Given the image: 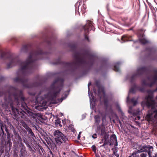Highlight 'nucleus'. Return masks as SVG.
Returning <instances> with one entry per match:
<instances>
[{
  "label": "nucleus",
  "instance_id": "obj_43",
  "mask_svg": "<svg viewBox=\"0 0 157 157\" xmlns=\"http://www.w3.org/2000/svg\"><path fill=\"white\" fill-rule=\"evenodd\" d=\"M92 137L94 139H95L97 138V135L96 134H94L92 136Z\"/></svg>",
  "mask_w": 157,
  "mask_h": 157
},
{
  "label": "nucleus",
  "instance_id": "obj_34",
  "mask_svg": "<svg viewBox=\"0 0 157 157\" xmlns=\"http://www.w3.org/2000/svg\"><path fill=\"white\" fill-rule=\"evenodd\" d=\"M147 154L146 153H142L139 155L138 154L137 155V157H146Z\"/></svg>",
  "mask_w": 157,
  "mask_h": 157
},
{
  "label": "nucleus",
  "instance_id": "obj_49",
  "mask_svg": "<svg viewBox=\"0 0 157 157\" xmlns=\"http://www.w3.org/2000/svg\"><path fill=\"white\" fill-rule=\"evenodd\" d=\"M115 155L117 157H119V155L118 154L116 153V154H114L113 155Z\"/></svg>",
  "mask_w": 157,
  "mask_h": 157
},
{
  "label": "nucleus",
  "instance_id": "obj_26",
  "mask_svg": "<svg viewBox=\"0 0 157 157\" xmlns=\"http://www.w3.org/2000/svg\"><path fill=\"white\" fill-rule=\"evenodd\" d=\"M100 115L102 117V122H104L105 121L107 114L106 113H100Z\"/></svg>",
  "mask_w": 157,
  "mask_h": 157
},
{
  "label": "nucleus",
  "instance_id": "obj_23",
  "mask_svg": "<svg viewBox=\"0 0 157 157\" xmlns=\"http://www.w3.org/2000/svg\"><path fill=\"white\" fill-rule=\"evenodd\" d=\"M135 85H136L135 83H134L131 88L130 90V92L132 93H135L136 92V90H137V87H136L135 86Z\"/></svg>",
  "mask_w": 157,
  "mask_h": 157
},
{
  "label": "nucleus",
  "instance_id": "obj_57",
  "mask_svg": "<svg viewBox=\"0 0 157 157\" xmlns=\"http://www.w3.org/2000/svg\"><path fill=\"white\" fill-rule=\"evenodd\" d=\"M148 80H151L150 77L149 76H148L147 78Z\"/></svg>",
  "mask_w": 157,
  "mask_h": 157
},
{
  "label": "nucleus",
  "instance_id": "obj_19",
  "mask_svg": "<svg viewBox=\"0 0 157 157\" xmlns=\"http://www.w3.org/2000/svg\"><path fill=\"white\" fill-rule=\"evenodd\" d=\"M12 145V143L11 142V139L8 140L6 142L5 146L6 147H9V150H10L11 149V146Z\"/></svg>",
  "mask_w": 157,
  "mask_h": 157
},
{
  "label": "nucleus",
  "instance_id": "obj_35",
  "mask_svg": "<svg viewBox=\"0 0 157 157\" xmlns=\"http://www.w3.org/2000/svg\"><path fill=\"white\" fill-rule=\"evenodd\" d=\"M117 149L118 148L117 147H115L112 148V150L113 151V155L117 153Z\"/></svg>",
  "mask_w": 157,
  "mask_h": 157
},
{
  "label": "nucleus",
  "instance_id": "obj_32",
  "mask_svg": "<svg viewBox=\"0 0 157 157\" xmlns=\"http://www.w3.org/2000/svg\"><path fill=\"white\" fill-rule=\"evenodd\" d=\"M27 130L28 132L30 134L31 136H34V135L31 128H29Z\"/></svg>",
  "mask_w": 157,
  "mask_h": 157
},
{
  "label": "nucleus",
  "instance_id": "obj_38",
  "mask_svg": "<svg viewBox=\"0 0 157 157\" xmlns=\"http://www.w3.org/2000/svg\"><path fill=\"white\" fill-rule=\"evenodd\" d=\"M22 126L26 129V130H28L29 128H30L25 123H24L22 124Z\"/></svg>",
  "mask_w": 157,
  "mask_h": 157
},
{
  "label": "nucleus",
  "instance_id": "obj_63",
  "mask_svg": "<svg viewBox=\"0 0 157 157\" xmlns=\"http://www.w3.org/2000/svg\"><path fill=\"white\" fill-rule=\"evenodd\" d=\"M54 103H55V104H56V103H57V102H54Z\"/></svg>",
  "mask_w": 157,
  "mask_h": 157
},
{
  "label": "nucleus",
  "instance_id": "obj_51",
  "mask_svg": "<svg viewBox=\"0 0 157 157\" xmlns=\"http://www.w3.org/2000/svg\"><path fill=\"white\" fill-rule=\"evenodd\" d=\"M155 8V10H154L153 11H152V13H155V12H156V10H157V8L156 7Z\"/></svg>",
  "mask_w": 157,
  "mask_h": 157
},
{
  "label": "nucleus",
  "instance_id": "obj_53",
  "mask_svg": "<svg viewBox=\"0 0 157 157\" xmlns=\"http://www.w3.org/2000/svg\"><path fill=\"white\" fill-rule=\"evenodd\" d=\"M90 85H91V82H90L88 83V89H89V86H90Z\"/></svg>",
  "mask_w": 157,
  "mask_h": 157
},
{
  "label": "nucleus",
  "instance_id": "obj_30",
  "mask_svg": "<svg viewBox=\"0 0 157 157\" xmlns=\"http://www.w3.org/2000/svg\"><path fill=\"white\" fill-rule=\"evenodd\" d=\"M26 151H20V157H25Z\"/></svg>",
  "mask_w": 157,
  "mask_h": 157
},
{
  "label": "nucleus",
  "instance_id": "obj_28",
  "mask_svg": "<svg viewBox=\"0 0 157 157\" xmlns=\"http://www.w3.org/2000/svg\"><path fill=\"white\" fill-rule=\"evenodd\" d=\"M130 102L133 104V106H135L137 103L138 100L137 99L135 100V98H133L131 99Z\"/></svg>",
  "mask_w": 157,
  "mask_h": 157
},
{
  "label": "nucleus",
  "instance_id": "obj_55",
  "mask_svg": "<svg viewBox=\"0 0 157 157\" xmlns=\"http://www.w3.org/2000/svg\"><path fill=\"white\" fill-rule=\"evenodd\" d=\"M80 132L79 133V134L78 135V139L80 137Z\"/></svg>",
  "mask_w": 157,
  "mask_h": 157
},
{
  "label": "nucleus",
  "instance_id": "obj_18",
  "mask_svg": "<svg viewBox=\"0 0 157 157\" xmlns=\"http://www.w3.org/2000/svg\"><path fill=\"white\" fill-rule=\"evenodd\" d=\"M121 39L124 42L131 41V36L128 35H124L122 37Z\"/></svg>",
  "mask_w": 157,
  "mask_h": 157
},
{
  "label": "nucleus",
  "instance_id": "obj_44",
  "mask_svg": "<svg viewBox=\"0 0 157 157\" xmlns=\"http://www.w3.org/2000/svg\"><path fill=\"white\" fill-rule=\"evenodd\" d=\"M81 1L80 2H79V5L78 6V13H79V7L80 6V5H81V3H82V0H80Z\"/></svg>",
  "mask_w": 157,
  "mask_h": 157
},
{
  "label": "nucleus",
  "instance_id": "obj_52",
  "mask_svg": "<svg viewBox=\"0 0 157 157\" xmlns=\"http://www.w3.org/2000/svg\"><path fill=\"white\" fill-rule=\"evenodd\" d=\"M157 156V153H155V155L153 156L152 155V157H156Z\"/></svg>",
  "mask_w": 157,
  "mask_h": 157
},
{
  "label": "nucleus",
  "instance_id": "obj_25",
  "mask_svg": "<svg viewBox=\"0 0 157 157\" xmlns=\"http://www.w3.org/2000/svg\"><path fill=\"white\" fill-rule=\"evenodd\" d=\"M19 144V147H20V151H26V147L22 143V142Z\"/></svg>",
  "mask_w": 157,
  "mask_h": 157
},
{
  "label": "nucleus",
  "instance_id": "obj_61",
  "mask_svg": "<svg viewBox=\"0 0 157 157\" xmlns=\"http://www.w3.org/2000/svg\"><path fill=\"white\" fill-rule=\"evenodd\" d=\"M29 148L30 149V150H32V147L30 146H29Z\"/></svg>",
  "mask_w": 157,
  "mask_h": 157
},
{
  "label": "nucleus",
  "instance_id": "obj_47",
  "mask_svg": "<svg viewBox=\"0 0 157 157\" xmlns=\"http://www.w3.org/2000/svg\"><path fill=\"white\" fill-rule=\"evenodd\" d=\"M5 130L6 132V133H7V132H9L7 126L5 128Z\"/></svg>",
  "mask_w": 157,
  "mask_h": 157
},
{
  "label": "nucleus",
  "instance_id": "obj_62",
  "mask_svg": "<svg viewBox=\"0 0 157 157\" xmlns=\"http://www.w3.org/2000/svg\"><path fill=\"white\" fill-rule=\"evenodd\" d=\"M39 153H40V154L41 155H42L40 151H39Z\"/></svg>",
  "mask_w": 157,
  "mask_h": 157
},
{
  "label": "nucleus",
  "instance_id": "obj_45",
  "mask_svg": "<svg viewBox=\"0 0 157 157\" xmlns=\"http://www.w3.org/2000/svg\"><path fill=\"white\" fill-rule=\"evenodd\" d=\"M12 40L14 41L15 43H16L17 42V39L15 38H13L12 39Z\"/></svg>",
  "mask_w": 157,
  "mask_h": 157
},
{
  "label": "nucleus",
  "instance_id": "obj_2",
  "mask_svg": "<svg viewBox=\"0 0 157 157\" xmlns=\"http://www.w3.org/2000/svg\"><path fill=\"white\" fill-rule=\"evenodd\" d=\"M70 47L74 52L73 56L75 58V61L70 63L63 62L60 59H59L56 62L53 63V64L62 63L65 67L72 72L74 71L76 69L80 67L93 66L94 62V57L88 52L85 51L81 53L79 52L76 51V46L75 44L70 45Z\"/></svg>",
  "mask_w": 157,
  "mask_h": 157
},
{
  "label": "nucleus",
  "instance_id": "obj_41",
  "mask_svg": "<svg viewBox=\"0 0 157 157\" xmlns=\"http://www.w3.org/2000/svg\"><path fill=\"white\" fill-rule=\"evenodd\" d=\"M7 135V138L8 140L11 139H10V135L9 132H7L6 133Z\"/></svg>",
  "mask_w": 157,
  "mask_h": 157
},
{
  "label": "nucleus",
  "instance_id": "obj_27",
  "mask_svg": "<svg viewBox=\"0 0 157 157\" xmlns=\"http://www.w3.org/2000/svg\"><path fill=\"white\" fill-rule=\"evenodd\" d=\"M100 115L102 117V122H104L105 121L107 114L106 113H100Z\"/></svg>",
  "mask_w": 157,
  "mask_h": 157
},
{
  "label": "nucleus",
  "instance_id": "obj_50",
  "mask_svg": "<svg viewBox=\"0 0 157 157\" xmlns=\"http://www.w3.org/2000/svg\"><path fill=\"white\" fill-rule=\"evenodd\" d=\"M47 43L49 45L50 44H51V41H47Z\"/></svg>",
  "mask_w": 157,
  "mask_h": 157
},
{
  "label": "nucleus",
  "instance_id": "obj_54",
  "mask_svg": "<svg viewBox=\"0 0 157 157\" xmlns=\"http://www.w3.org/2000/svg\"><path fill=\"white\" fill-rule=\"evenodd\" d=\"M106 145V144L105 143H104V144H103V145L102 146H101L104 147Z\"/></svg>",
  "mask_w": 157,
  "mask_h": 157
},
{
  "label": "nucleus",
  "instance_id": "obj_3",
  "mask_svg": "<svg viewBox=\"0 0 157 157\" xmlns=\"http://www.w3.org/2000/svg\"><path fill=\"white\" fill-rule=\"evenodd\" d=\"M64 79L58 78H56L51 85V90L48 95L52 101H55L57 95L59 94L63 86Z\"/></svg>",
  "mask_w": 157,
  "mask_h": 157
},
{
  "label": "nucleus",
  "instance_id": "obj_13",
  "mask_svg": "<svg viewBox=\"0 0 157 157\" xmlns=\"http://www.w3.org/2000/svg\"><path fill=\"white\" fill-rule=\"evenodd\" d=\"M14 138L13 143H16L17 144H19L22 142V139L19 134L17 132H14Z\"/></svg>",
  "mask_w": 157,
  "mask_h": 157
},
{
  "label": "nucleus",
  "instance_id": "obj_60",
  "mask_svg": "<svg viewBox=\"0 0 157 157\" xmlns=\"http://www.w3.org/2000/svg\"><path fill=\"white\" fill-rule=\"evenodd\" d=\"M1 130L2 131H4L3 128H1Z\"/></svg>",
  "mask_w": 157,
  "mask_h": 157
},
{
  "label": "nucleus",
  "instance_id": "obj_33",
  "mask_svg": "<svg viewBox=\"0 0 157 157\" xmlns=\"http://www.w3.org/2000/svg\"><path fill=\"white\" fill-rule=\"evenodd\" d=\"M61 123V121L60 119L59 118H58L56 120H55V123L56 124L58 125L59 124V126H62V125L60 124Z\"/></svg>",
  "mask_w": 157,
  "mask_h": 157
},
{
  "label": "nucleus",
  "instance_id": "obj_6",
  "mask_svg": "<svg viewBox=\"0 0 157 157\" xmlns=\"http://www.w3.org/2000/svg\"><path fill=\"white\" fill-rule=\"evenodd\" d=\"M136 149H137V150L134 151L136 154H138L139 153L145 152L148 153L149 157H152V151L153 150L152 146L149 145L138 144L137 145Z\"/></svg>",
  "mask_w": 157,
  "mask_h": 157
},
{
  "label": "nucleus",
  "instance_id": "obj_15",
  "mask_svg": "<svg viewBox=\"0 0 157 157\" xmlns=\"http://www.w3.org/2000/svg\"><path fill=\"white\" fill-rule=\"evenodd\" d=\"M145 31V30L143 28H141L137 30V34L139 38L145 36L144 33Z\"/></svg>",
  "mask_w": 157,
  "mask_h": 157
},
{
  "label": "nucleus",
  "instance_id": "obj_39",
  "mask_svg": "<svg viewBox=\"0 0 157 157\" xmlns=\"http://www.w3.org/2000/svg\"><path fill=\"white\" fill-rule=\"evenodd\" d=\"M96 147L95 145H93V146H92L91 147V148H92L93 151H94V152L96 151Z\"/></svg>",
  "mask_w": 157,
  "mask_h": 157
},
{
  "label": "nucleus",
  "instance_id": "obj_16",
  "mask_svg": "<svg viewBox=\"0 0 157 157\" xmlns=\"http://www.w3.org/2000/svg\"><path fill=\"white\" fill-rule=\"evenodd\" d=\"M110 141L112 142V144L115 143L114 145L115 146H117L118 145L117 142V137L115 135L113 134L110 136Z\"/></svg>",
  "mask_w": 157,
  "mask_h": 157
},
{
  "label": "nucleus",
  "instance_id": "obj_31",
  "mask_svg": "<svg viewBox=\"0 0 157 157\" xmlns=\"http://www.w3.org/2000/svg\"><path fill=\"white\" fill-rule=\"evenodd\" d=\"M104 126L103 125V123L101 125H100L98 126L97 127V131H100L101 129H102V127H104Z\"/></svg>",
  "mask_w": 157,
  "mask_h": 157
},
{
  "label": "nucleus",
  "instance_id": "obj_48",
  "mask_svg": "<svg viewBox=\"0 0 157 157\" xmlns=\"http://www.w3.org/2000/svg\"><path fill=\"white\" fill-rule=\"evenodd\" d=\"M50 153L52 155V157H55V155L53 154L52 152L51 151Z\"/></svg>",
  "mask_w": 157,
  "mask_h": 157
},
{
  "label": "nucleus",
  "instance_id": "obj_17",
  "mask_svg": "<svg viewBox=\"0 0 157 157\" xmlns=\"http://www.w3.org/2000/svg\"><path fill=\"white\" fill-rule=\"evenodd\" d=\"M140 42L144 44H147L149 43V41L144 37L139 38Z\"/></svg>",
  "mask_w": 157,
  "mask_h": 157
},
{
  "label": "nucleus",
  "instance_id": "obj_29",
  "mask_svg": "<svg viewBox=\"0 0 157 157\" xmlns=\"http://www.w3.org/2000/svg\"><path fill=\"white\" fill-rule=\"evenodd\" d=\"M147 2L149 6V8H150L151 10V11H153L154 10H155V8L154 7L152 6L151 3L148 2L147 1Z\"/></svg>",
  "mask_w": 157,
  "mask_h": 157
},
{
  "label": "nucleus",
  "instance_id": "obj_56",
  "mask_svg": "<svg viewBox=\"0 0 157 157\" xmlns=\"http://www.w3.org/2000/svg\"><path fill=\"white\" fill-rule=\"evenodd\" d=\"M77 5H78V3H77L75 5V10H77V7H76V6H77Z\"/></svg>",
  "mask_w": 157,
  "mask_h": 157
},
{
  "label": "nucleus",
  "instance_id": "obj_4",
  "mask_svg": "<svg viewBox=\"0 0 157 157\" xmlns=\"http://www.w3.org/2000/svg\"><path fill=\"white\" fill-rule=\"evenodd\" d=\"M146 101L141 103L142 105L144 103L148 107L151 108L150 111H149L147 115L146 118L148 121H151L153 120V117L155 118L157 117V109L155 108V102L153 100V96L151 94H149L145 98Z\"/></svg>",
  "mask_w": 157,
  "mask_h": 157
},
{
  "label": "nucleus",
  "instance_id": "obj_9",
  "mask_svg": "<svg viewBox=\"0 0 157 157\" xmlns=\"http://www.w3.org/2000/svg\"><path fill=\"white\" fill-rule=\"evenodd\" d=\"M154 75L153 77V81L150 83L147 82L144 79L142 80V85L145 86H148L150 87H151L154 84H155L157 81V70H155L154 71Z\"/></svg>",
  "mask_w": 157,
  "mask_h": 157
},
{
  "label": "nucleus",
  "instance_id": "obj_5",
  "mask_svg": "<svg viewBox=\"0 0 157 157\" xmlns=\"http://www.w3.org/2000/svg\"><path fill=\"white\" fill-rule=\"evenodd\" d=\"M54 135L55 136L54 143L52 141V143L50 142L49 146L52 149L56 150L57 146H59L62 144L66 143L68 140L67 136L58 130L54 132Z\"/></svg>",
  "mask_w": 157,
  "mask_h": 157
},
{
  "label": "nucleus",
  "instance_id": "obj_42",
  "mask_svg": "<svg viewBox=\"0 0 157 157\" xmlns=\"http://www.w3.org/2000/svg\"><path fill=\"white\" fill-rule=\"evenodd\" d=\"M5 79V78L3 76H1L0 77V81H4Z\"/></svg>",
  "mask_w": 157,
  "mask_h": 157
},
{
  "label": "nucleus",
  "instance_id": "obj_64",
  "mask_svg": "<svg viewBox=\"0 0 157 157\" xmlns=\"http://www.w3.org/2000/svg\"><path fill=\"white\" fill-rule=\"evenodd\" d=\"M63 154L64 155H65L66 154V153L65 152H64Z\"/></svg>",
  "mask_w": 157,
  "mask_h": 157
},
{
  "label": "nucleus",
  "instance_id": "obj_14",
  "mask_svg": "<svg viewBox=\"0 0 157 157\" xmlns=\"http://www.w3.org/2000/svg\"><path fill=\"white\" fill-rule=\"evenodd\" d=\"M145 51L148 52L150 56L154 55L156 51V49L153 47H147L145 49Z\"/></svg>",
  "mask_w": 157,
  "mask_h": 157
},
{
  "label": "nucleus",
  "instance_id": "obj_11",
  "mask_svg": "<svg viewBox=\"0 0 157 157\" xmlns=\"http://www.w3.org/2000/svg\"><path fill=\"white\" fill-rule=\"evenodd\" d=\"M95 84L98 88L99 95L102 94L104 95H105V92L104 87L100 84V81L98 80H96L95 81Z\"/></svg>",
  "mask_w": 157,
  "mask_h": 157
},
{
  "label": "nucleus",
  "instance_id": "obj_37",
  "mask_svg": "<svg viewBox=\"0 0 157 157\" xmlns=\"http://www.w3.org/2000/svg\"><path fill=\"white\" fill-rule=\"evenodd\" d=\"M137 154L136 153V152L134 151L133 153H132L131 155L128 157H137Z\"/></svg>",
  "mask_w": 157,
  "mask_h": 157
},
{
  "label": "nucleus",
  "instance_id": "obj_12",
  "mask_svg": "<svg viewBox=\"0 0 157 157\" xmlns=\"http://www.w3.org/2000/svg\"><path fill=\"white\" fill-rule=\"evenodd\" d=\"M135 87H137V90L142 93L146 92L148 93H153L157 91V87L155 89L153 90H146L145 88L143 86H140L137 85H135Z\"/></svg>",
  "mask_w": 157,
  "mask_h": 157
},
{
  "label": "nucleus",
  "instance_id": "obj_1",
  "mask_svg": "<svg viewBox=\"0 0 157 157\" xmlns=\"http://www.w3.org/2000/svg\"><path fill=\"white\" fill-rule=\"evenodd\" d=\"M8 90L5 93L0 91V96L4 95L5 105L6 107L10 105L15 118L17 119H26L25 114L31 117L38 114H34L27 109L28 107L24 102L25 98L23 96L22 90H18L16 88L10 86Z\"/></svg>",
  "mask_w": 157,
  "mask_h": 157
},
{
  "label": "nucleus",
  "instance_id": "obj_40",
  "mask_svg": "<svg viewBox=\"0 0 157 157\" xmlns=\"http://www.w3.org/2000/svg\"><path fill=\"white\" fill-rule=\"evenodd\" d=\"M117 109L120 112H122L121 107L118 105H117Z\"/></svg>",
  "mask_w": 157,
  "mask_h": 157
},
{
  "label": "nucleus",
  "instance_id": "obj_58",
  "mask_svg": "<svg viewBox=\"0 0 157 157\" xmlns=\"http://www.w3.org/2000/svg\"><path fill=\"white\" fill-rule=\"evenodd\" d=\"M2 133H3L4 135V134H5V135H6V134H5V133L4 132V131H2Z\"/></svg>",
  "mask_w": 157,
  "mask_h": 157
},
{
  "label": "nucleus",
  "instance_id": "obj_59",
  "mask_svg": "<svg viewBox=\"0 0 157 157\" xmlns=\"http://www.w3.org/2000/svg\"><path fill=\"white\" fill-rule=\"evenodd\" d=\"M129 99V96H128L127 98V101H128Z\"/></svg>",
  "mask_w": 157,
  "mask_h": 157
},
{
  "label": "nucleus",
  "instance_id": "obj_8",
  "mask_svg": "<svg viewBox=\"0 0 157 157\" xmlns=\"http://www.w3.org/2000/svg\"><path fill=\"white\" fill-rule=\"evenodd\" d=\"M148 68L145 67H142L138 68L136 73L134 74L130 78V82L131 83L133 84L138 77L144 74L147 73L148 72Z\"/></svg>",
  "mask_w": 157,
  "mask_h": 157
},
{
  "label": "nucleus",
  "instance_id": "obj_46",
  "mask_svg": "<svg viewBox=\"0 0 157 157\" xmlns=\"http://www.w3.org/2000/svg\"><path fill=\"white\" fill-rule=\"evenodd\" d=\"M107 139V137H106V139H105V138H104V139H105L104 143H105L106 144V145L108 144L109 143V142H108L106 141Z\"/></svg>",
  "mask_w": 157,
  "mask_h": 157
},
{
  "label": "nucleus",
  "instance_id": "obj_7",
  "mask_svg": "<svg viewBox=\"0 0 157 157\" xmlns=\"http://www.w3.org/2000/svg\"><path fill=\"white\" fill-rule=\"evenodd\" d=\"M93 24L92 21H87L86 24L82 27L81 30L82 31H84L85 38L89 42L90 40L88 35L89 34L90 31L94 29Z\"/></svg>",
  "mask_w": 157,
  "mask_h": 157
},
{
  "label": "nucleus",
  "instance_id": "obj_10",
  "mask_svg": "<svg viewBox=\"0 0 157 157\" xmlns=\"http://www.w3.org/2000/svg\"><path fill=\"white\" fill-rule=\"evenodd\" d=\"M104 104L106 110H108V112L112 115L113 113V110L111 105H108V100L107 98L104 99Z\"/></svg>",
  "mask_w": 157,
  "mask_h": 157
},
{
  "label": "nucleus",
  "instance_id": "obj_22",
  "mask_svg": "<svg viewBox=\"0 0 157 157\" xmlns=\"http://www.w3.org/2000/svg\"><path fill=\"white\" fill-rule=\"evenodd\" d=\"M101 135L102 136H104V138L105 139H106L107 134L105 131V126L104 127H102V129H101Z\"/></svg>",
  "mask_w": 157,
  "mask_h": 157
},
{
  "label": "nucleus",
  "instance_id": "obj_36",
  "mask_svg": "<svg viewBox=\"0 0 157 157\" xmlns=\"http://www.w3.org/2000/svg\"><path fill=\"white\" fill-rule=\"evenodd\" d=\"M0 126L1 128H5L6 126L5 124H4L2 121H0Z\"/></svg>",
  "mask_w": 157,
  "mask_h": 157
},
{
  "label": "nucleus",
  "instance_id": "obj_20",
  "mask_svg": "<svg viewBox=\"0 0 157 157\" xmlns=\"http://www.w3.org/2000/svg\"><path fill=\"white\" fill-rule=\"evenodd\" d=\"M120 64V62L117 63L114 66L113 70L116 72L120 71L119 67Z\"/></svg>",
  "mask_w": 157,
  "mask_h": 157
},
{
  "label": "nucleus",
  "instance_id": "obj_24",
  "mask_svg": "<svg viewBox=\"0 0 157 157\" xmlns=\"http://www.w3.org/2000/svg\"><path fill=\"white\" fill-rule=\"evenodd\" d=\"M86 7L85 4L83 3L82 5L80 7V11L82 13H84L86 9Z\"/></svg>",
  "mask_w": 157,
  "mask_h": 157
},
{
  "label": "nucleus",
  "instance_id": "obj_21",
  "mask_svg": "<svg viewBox=\"0 0 157 157\" xmlns=\"http://www.w3.org/2000/svg\"><path fill=\"white\" fill-rule=\"evenodd\" d=\"M95 123L96 125H98L100 121V117L99 115H97L94 116Z\"/></svg>",
  "mask_w": 157,
  "mask_h": 157
}]
</instances>
